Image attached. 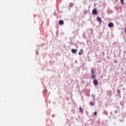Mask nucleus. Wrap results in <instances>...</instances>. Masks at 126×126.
Listing matches in <instances>:
<instances>
[{
	"label": "nucleus",
	"mask_w": 126,
	"mask_h": 126,
	"mask_svg": "<svg viewBox=\"0 0 126 126\" xmlns=\"http://www.w3.org/2000/svg\"><path fill=\"white\" fill-rule=\"evenodd\" d=\"M94 85H97V84H98V81H97V80H94Z\"/></svg>",
	"instance_id": "obj_5"
},
{
	"label": "nucleus",
	"mask_w": 126,
	"mask_h": 126,
	"mask_svg": "<svg viewBox=\"0 0 126 126\" xmlns=\"http://www.w3.org/2000/svg\"><path fill=\"white\" fill-rule=\"evenodd\" d=\"M97 21H98V22H99V23H101V18L97 17Z\"/></svg>",
	"instance_id": "obj_7"
},
{
	"label": "nucleus",
	"mask_w": 126,
	"mask_h": 126,
	"mask_svg": "<svg viewBox=\"0 0 126 126\" xmlns=\"http://www.w3.org/2000/svg\"><path fill=\"white\" fill-rule=\"evenodd\" d=\"M59 24H60V25H63V20L59 21Z\"/></svg>",
	"instance_id": "obj_6"
},
{
	"label": "nucleus",
	"mask_w": 126,
	"mask_h": 126,
	"mask_svg": "<svg viewBox=\"0 0 126 126\" xmlns=\"http://www.w3.org/2000/svg\"><path fill=\"white\" fill-rule=\"evenodd\" d=\"M114 26V24L113 23H110L108 24V27H109L110 28H111V27H113Z\"/></svg>",
	"instance_id": "obj_2"
},
{
	"label": "nucleus",
	"mask_w": 126,
	"mask_h": 126,
	"mask_svg": "<svg viewBox=\"0 0 126 126\" xmlns=\"http://www.w3.org/2000/svg\"><path fill=\"white\" fill-rule=\"evenodd\" d=\"M91 76L92 78H95V75H94V71L93 70L92 71Z\"/></svg>",
	"instance_id": "obj_3"
},
{
	"label": "nucleus",
	"mask_w": 126,
	"mask_h": 126,
	"mask_svg": "<svg viewBox=\"0 0 126 126\" xmlns=\"http://www.w3.org/2000/svg\"><path fill=\"white\" fill-rule=\"evenodd\" d=\"M125 32L126 33V28H125Z\"/></svg>",
	"instance_id": "obj_13"
},
{
	"label": "nucleus",
	"mask_w": 126,
	"mask_h": 126,
	"mask_svg": "<svg viewBox=\"0 0 126 126\" xmlns=\"http://www.w3.org/2000/svg\"><path fill=\"white\" fill-rule=\"evenodd\" d=\"M121 2L122 4H124V0H121Z\"/></svg>",
	"instance_id": "obj_8"
},
{
	"label": "nucleus",
	"mask_w": 126,
	"mask_h": 126,
	"mask_svg": "<svg viewBox=\"0 0 126 126\" xmlns=\"http://www.w3.org/2000/svg\"><path fill=\"white\" fill-rule=\"evenodd\" d=\"M93 14H94V15H97V10L96 9H94L93 10Z\"/></svg>",
	"instance_id": "obj_1"
},
{
	"label": "nucleus",
	"mask_w": 126,
	"mask_h": 126,
	"mask_svg": "<svg viewBox=\"0 0 126 126\" xmlns=\"http://www.w3.org/2000/svg\"><path fill=\"white\" fill-rule=\"evenodd\" d=\"M94 115H97V112H94Z\"/></svg>",
	"instance_id": "obj_12"
},
{
	"label": "nucleus",
	"mask_w": 126,
	"mask_h": 126,
	"mask_svg": "<svg viewBox=\"0 0 126 126\" xmlns=\"http://www.w3.org/2000/svg\"><path fill=\"white\" fill-rule=\"evenodd\" d=\"M79 55L80 56L81 55V52H79Z\"/></svg>",
	"instance_id": "obj_11"
},
{
	"label": "nucleus",
	"mask_w": 126,
	"mask_h": 126,
	"mask_svg": "<svg viewBox=\"0 0 126 126\" xmlns=\"http://www.w3.org/2000/svg\"><path fill=\"white\" fill-rule=\"evenodd\" d=\"M91 105H92V106H93V105H94V104H93V103H92V102H91Z\"/></svg>",
	"instance_id": "obj_10"
},
{
	"label": "nucleus",
	"mask_w": 126,
	"mask_h": 126,
	"mask_svg": "<svg viewBox=\"0 0 126 126\" xmlns=\"http://www.w3.org/2000/svg\"><path fill=\"white\" fill-rule=\"evenodd\" d=\"M81 52H83V51L82 50V49L81 50Z\"/></svg>",
	"instance_id": "obj_14"
},
{
	"label": "nucleus",
	"mask_w": 126,
	"mask_h": 126,
	"mask_svg": "<svg viewBox=\"0 0 126 126\" xmlns=\"http://www.w3.org/2000/svg\"><path fill=\"white\" fill-rule=\"evenodd\" d=\"M118 93H120V91L119 90H118Z\"/></svg>",
	"instance_id": "obj_15"
},
{
	"label": "nucleus",
	"mask_w": 126,
	"mask_h": 126,
	"mask_svg": "<svg viewBox=\"0 0 126 126\" xmlns=\"http://www.w3.org/2000/svg\"><path fill=\"white\" fill-rule=\"evenodd\" d=\"M71 52H72V53H73V54H75V53H76V52H77V50L74 49H72Z\"/></svg>",
	"instance_id": "obj_4"
},
{
	"label": "nucleus",
	"mask_w": 126,
	"mask_h": 126,
	"mask_svg": "<svg viewBox=\"0 0 126 126\" xmlns=\"http://www.w3.org/2000/svg\"><path fill=\"white\" fill-rule=\"evenodd\" d=\"M79 110L81 111L82 113L83 112V110H82V109L81 108V107H80V108H79Z\"/></svg>",
	"instance_id": "obj_9"
}]
</instances>
